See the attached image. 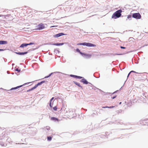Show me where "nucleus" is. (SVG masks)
I'll return each instance as SVG.
<instances>
[{
	"instance_id": "1a4fd4ad",
	"label": "nucleus",
	"mask_w": 148,
	"mask_h": 148,
	"mask_svg": "<svg viewBox=\"0 0 148 148\" xmlns=\"http://www.w3.org/2000/svg\"><path fill=\"white\" fill-rule=\"evenodd\" d=\"M81 81L82 82H83L84 84H87L88 83L87 81L85 79H83L81 80Z\"/></svg>"
},
{
	"instance_id": "473e14b6",
	"label": "nucleus",
	"mask_w": 148,
	"mask_h": 148,
	"mask_svg": "<svg viewBox=\"0 0 148 148\" xmlns=\"http://www.w3.org/2000/svg\"><path fill=\"white\" fill-rule=\"evenodd\" d=\"M75 78H77V77H78V76H76V75H75Z\"/></svg>"
},
{
	"instance_id": "c756f323",
	"label": "nucleus",
	"mask_w": 148,
	"mask_h": 148,
	"mask_svg": "<svg viewBox=\"0 0 148 148\" xmlns=\"http://www.w3.org/2000/svg\"><path fill=\"white\" fill-rule=\"evenodd\" d=\"M62 44H63L60 43V44H57V45H62Z\"/></svg>"
},
{
	"instance_id": "f03ea898",
	"label": "nucleus",
	"mask_w": 148,
	"mask_h": 148,
	"mask_svg": "<svg viewBox=\"0 0 148 148\" xmlns=\"http://www.w3.org/2000/svg\"><path fill=\"white\" fill-rule=\"evenodd\" d=\"M77 45H78L86 46L89 47H94L96 46L95 45L90 43L83 42L78 44Z\"/></svg>"
},
{
	"instance_id": "f257e3e1",
	"label": "nucleus",
	"mask_w": 148,
	"mask_h": 148,
	"mask_svg": "<svg viewBox=\"0 0 148 148\" xmlns=\"http://www.w3.org/2000/svg\"><path fill=\"white\" fill-rule=\"evenodd\" d=\"M122 11L121 10H119L114 12L112 14V18L114 19H116L120 17L121 15V13Z\"/></svg>"
},
{
	"instance_id": "e433bc0d",
	"label": "nucleus",
	"mask_w": 148,
	"mask_h": 148,
	"mask_svg": "<svg viewBox=\"0 0 148 148\" xmlns=\"http://www.w3.org/2000/svg\"><path fill=\"white\" fill-rule=\"evenodd\" d=\"M2 16L0 15V16Z\"/></svg>"
},
{
	"instance_id": "7c9ffc66",
	"label": "nucleus",
	"mask_w": 148,
	"mask_h": 148,
	"mask_svg": "<svg viewBox=\"0 0 148 148\" xmlns=\"http://www.w3.org/2000/svg\"><path fill=\"white\" fill-rule=\"evenodd\" d=\"M4 50V49H0V51H3Z\"/></svg>"
},
{
	"instance_id": "0eeeda50",
	"label": "nucleus",
	"mask_w": 148,
	"mask_h": 148,
	"mask_svg": "<svg viewBox=\"0 0 148 148\" xmlns=\"http://www.w3.org/2000/svg\"><path fill=\"white\" fill-rule=\"evenodd\" d=\"M51 120L53 121H59V120L58 118L55 117H51Z\"/></svg>"
},
{
	"instance_id": "72a5a7b5",
	"label": "nucleus",
	"mask_w": 148,
	"mask_h": 148,
	"mask_svg": "<svg viewBox=\"0 0 148 148\" xmlns=\"http://www.w3.org/2000/svg\"><path fill=\"white\" fill-rule=\"evenodd\" d=\"M55 26H51V27H55Z\"/></svg>"
},
{
	"instance_id": "a211bd4d",
	"label": "nucleus",
	"mask_w": 148,
	"mask_h": 148,
	"mask_svg": "<svg viewBox=\"0 0 148 148\" xmlns=\"http://www.w3.org/2000/svg\"><path fill=\"white\" fill-rule=\"evenodd\" d=\"M132 72H134V73H136V72H135V71H130V73L128 74V76H127V77H128V76L129 75H130V73H132Z\"/></svg>"
},
{
	"instance_id": "dca6fc26",
	"label": "nucleus",
	"mask_w": 148,
	"mask_h": 148,
	"mask_svg": "<svg viewBox=\"0 0 148 148\" xmlns=\"http://www.w3.org/2000/svg\"><path fill=\"white\" fill-rule=\"evenodd\" d=\"M52 139V137L51 136H49L47 137V140L48 141H51Z\"/></svg>"
},
{
	"instance_id": "6ab92c4d",
	"label": "nucleus",
	"mask_w": 148,
	"mask_h": 148,
	"mask_svg": "<svg viewBox=\"0 0 148 148\" xmlns=\"http://www.w3.org/2000/svg\"><path fill=\"white\" fill-rule=\"evenodd\" d=\"M53 109L54 110L56 111L57 109V107L56 106L54 107H53Z\"/></svg>"
},
{
	"instance_id": "2eb2a0df",
	"label": "nucleus",
	"mask_w": 148,
	"mask_h": 148,
	"mask_svg": "<svg viewBox=\"0 0 148 148\" xmlns=\"http://www.w3.org/2000/svg\"><path fill=\"white\" fill-rule=\"evenodd\" d=\"M114 107V106H112L111 107H108V106H106V107H102L103 108H111Z\"/></svg>"
},
{
	"instance_id": "4468645a",
	"label": "nucleus",
	"mask_w": 148,
	"mask_h": 148,
	"mask_svg": "<svg viewBox=\"0 0 148 148\" xmlns=\"http://www.w3.org/2000/svg\"><path fill=\"white\" fill-rule=\"evenodd\" d=\"M76 51L77 52L79 53L82 56H83V53L81 52L79 49H76Z\"/></svg>"
},
{
	"instance_id": "f3484780",
	"label": "nucleus",
	"mask_w": 148,
	"mask_h": 148,
	"mask_svg": "<svg viewBox=\"0 0 148 148\" xmlns=\"http://www.w3.org/2000/svg\"><path fill=\"white\" fill-rule=\"evenodd\" d=\"M45 128L47 130H49L50 129V127L49 126H46Z\"/></svg>"
},
{
	"instance_id": "39448f33",
	"label": "nucleus",
	"mask_w": 148,
	"mask_h": 148,
	"mask_svg": "<svg viewBox=\"0 0 148 148\" xmlns=\"http://www.w3.org/2000/svg\"><path fill=\"white\" fill-rule=\"evenodd\" d=\"M34 43L30 42L29 44L23 43L21 44L20 46V47L23 48L24 47H26L28 45H30L34 44Z\"/></svg>"
},
{
	"instance_id": "5701e85b",
	"label": "nucleus",
	"mask_w": 148,
	"mask_h": 148,
	"mask_svg": "<svg viewBox=\"0 0 148 148\" xmlns=\"http://www.w3.org/2000/svg\"><path fill=\"white\" fill-rule=\"evenodd\" d=\"M75 75H71V76L72 77H75Z\"/></svg>"
},
{
	"instance_id": "ddd939ff",
	"label": "nucleus",
	"mask_w": 148,
	"mask_h": 148,
	"mask_svg": "<svg viewBox=\"0 0 148 148\" xmlns=\"http://www.w3.org/2000/svg\"><path fill=\"white\" fill-rule=\"evenodd\" d=\"M22 86H23V85H21V86H18L16 87H15V88H12L11 89V90H12L16 89H18V88H20V87H22Z\"/></svg>"
},
{
	"instance_id": "9d476101",
	"label": "nucleus",
	"mask_w": 148,
	"mask_h": 148,
	"mask_svg": "<svg viewBox=\"0 0 148 148\" xmlns=\"http://www.w3.org/2000/svg\"><path fill=\"white\" fill-rule=\"evenodd\" d=\"M7 43L6 41H0V45L6 44Z\"/></svg>"
},
{
	"instance_id": "2f4dec72",
	"label": "nucleus",
	"mask_w": 148,
	"mask_h": 148,
	"mask_svg": "<svg viewBox=\"0 0 148 148\" xmlns=\"http://www.w3.org/2000/svg\"><path fill=\"white\" fill-rule=\"evenodd\" d=\"M116 97V96H114V97H112V99H114Z\"/></svg>"
},
{
	"instance_id": "412c9836",
	"label": "nucleus",
	"mask_w": 148,
	"mask_h": 148,
	"mask_svg": "<svg viewBox=\"0 0 148 148\" xmlns=\"http://www.w3.org/2000/svg\"><path fill=\"white\" fill-rule=\"evenodd\" d=\"M15 70L16 71H18V72H20V70H19L18 69H15Z\"/></svg>"
},
{
	"instance_id": "6e6552de",
	"label": "nucleus",
	"mask_w": 148,
	"mask_h": 148,
	"mask_svg": "<svg viewBox=\"0 0 148 148\" xmlns=\"http://www.w3.org/2000/svg\"><path fill=\"white\" fill-rule=\"evenodd\" d=\"M64 35V34H63V33H59L58 34L56 35L55 36V37H60V36H62Z\"/></svg>"
},
{
	"instance_id": "20e7f679",
	"label": "nucleus",
	"mask_w": 148,
	"mask_h": 148,
	"mask_svg": "<svg viewBox=\"0 0 148 148\" xmlns=\"http://www.w3.org/2000/svg\"><path fill=\"white\" fill-rule=\"evenodd\" d=\"M132 16L137 19H140L141 18V16L139 13H135L133 14Z\"/></svg>"
},
{
	"instance_id": "f704fd0d",
	"label": "nucleus",
	"mask_w": 148,
	"mask_h": 148,
	"mask_svg": "<svg viewBox=\"0 0 148 148\" xmlns=\"http://www.w3.org/2000/svg\"><path fill=\"white\" fill-rule=\"evenodd\" d=\"M121 102H120V104H121Z\"/></svg>"
},
{
	"instance_id": "aec40b11",
	"label": "nucleus",
	"mask_w": 148,
	"mask_h": 148,
	"mask_svg": "<svg viewBox=\"0 0 148 148\" xmlns=\"http://www.w3.org/2000/svg\"><path fill=\"white\" fill-rule=\"evenodd\" d=\"M131 17H132L131 15H129L127 16V18L128 19H129L130 18H131Z\"/></svg>"
},
{
	"instance_id": "423d86ee",
	"label": "nucleus",
	"mask_w": 148,
	"mask_h": 148,
	"mask_svg": "<svg viewBox=\"0 0 148 148\" xmlns=\"http://www.w3.org/2000/svg\"><path fill=\"white\" fill-rule=\"evenodd\" d=\"M45 82L44 81H43L40 82L38 83L35 86H34L32 88H31V90H33L34 89H35L38 86L42 84L43 83H44Z\"/></svg>"
},
{
	"instance_id": "f8f14e48",
	"label": "nucleus",
	"mask_w": 148,
	"mask_h": 148,
	"mask_svg": "<svg viewBox=\"0 0 148 148\" xmlns=\"http://www.w3.org/2000/svg\"><path fill=\"white\" fill-rule=\"evenodd\" d=\"M83 56H87L88 57L90 58L92 55L91 54H85L83 53Z\"/></svg>"
},
{
	"instance_id": "b1692460",
	"label": "nucleus",
	"mask_w": 148,
	"mask_h": 148,
	"mask_svg": "<svg viewBox=\"0 0 148 148\" xmlns=\"http://www.w3.org/2000/svg\"><path fill=\"white\" fill-rule=\"evenodd\" d=\"M54 99V97H52L51 99L50 100V102H51V101H52V100L53 99Z\"/></svg>"
},
{
	"instance_id": "a878e982",
	"label": "nucleus",
	"mask_w": 148,
	"mask_h": 148,
	"mask_svg": "<svg viewBox=\"0 0 148 148\" xmlns=\"http://www.w3.org/2000/svg\"><path fill=\"white\" fill-rule=\"evenodd\" d=\"M49 106H50V107H52V106H51V102H50V103H49Z\"/></svg>"
},
{
	"instance_id": "9b49d317",
	"label": "nucleus",
	"mask_w": 148,
	"mask_h": 148,
	"mask_svg": "<svg viewBox=\"0 0 148 148\" xmlns=\"http://www.w3.org/2000/svg\"><path fill=\"white\" fill-rule=\"evenodd\" d=\"M27 52H18V53H16L19 55H24L25 54H26L27 53Z\"/></svg>"
},
{
	"instance_id": "cd10ccee",
	"label": "nucleus",
	"mask_w": 148,
	"mask_h": 148,
	"mask_svg": "<svg viewBox=\"0 0 148 148\" xmlns=\"http://www.w3.org/2000/svg\"><path fill=\"white\" fill-rule=\"evenodd\" d=\"M76 84L77 85H78V86H80V84H79L77 83V84Z\"/></svg>"
},
{
	"instance_id": "bb28decb",
	"label": "nucleus",
	"mask_w": 148,
	"mask_h": 148,
	"mask_svg": "<svg viewBox=\"0 0 148 148\" xmlns=\"http://www.w3.org/2000/svg\"><path fill=\"white\" fill-rule=\"evenodd\" d=\"M121 49H125V47H123L122 46H121Z\"/></svg>"
},
{
	"instance_id": "c85d7f7f",
	"label": "nucleus",
	"mask_w": 148,
	"mask_h": 148,
	"mask_svg": "<svg viewBox=\"0 0 148 148\" xmlns=\"http://www.w3.org/2000/svg\"><path fill=\"white\" fill-rule=\"evenodd\" d=\"M31 90V89H29V90H27V92H29V91H31V90Z\"/></svg>"
},
{
	"instance_id": "c9c22d12",
	"label": "nucleus",
	"mask_w": 148,
	"mask_h": 148,
	"mask_svg": "<svg viewBox=\"0 0 148 148\" xmlns=\"http://www.w3.org/2000/svg\"><path fill=\"white\" fill-rule=\"evenodd\" d=\"M30 83V82H28V83H28V84H29V83Z\"/></svg>"
},
{
	"instance_id": "393cba45",
	"label": "nucleus",
	"mask_w": 148,
	"mask_h": 148,
	"mask_svg": "<svg viewBox=\"0 0 148 148\" xmlns=\"http://www.w3.org/2000/svg\"><path fill=\"white\" fill-rule=\"evenodd\" d=\"M82 77H80V76H78V77L77 78H78V79H81L82 78Z\"/></svg>"
},
{
	"instance_id": "7ed1b4c3",
	"label": "nucleus",
	"mask_w": 148,
	"mask_h": 148,
	"mask_svg": "<svg viewBox=\"0 0 148 148\" xmlns=\"http://www.w3.org/2000/svg\"><path fill=\"white\" fill-rule=\"evenodd\" d=\"M45 27L44 24L42 23H41L36 26V29L37 30H41L44 29Z\"/></svg>"
},
{
	"instance_id": "4be33fe9",
	"label": "nucleus",
	"mask_w": 148,
	"mask_h": 148,
	"mask_svg": "<svg viewBox=\"0 0 148 148\" xmlns=\"http://www.w3.org/2000/svg\"><path fill=\"white\" fill-rule=\"evenodd\" d=\"M52 73H51V74H50L49 76H46L45 77V78H47V77H50L51 75L52 74Z\"/></svg>"
}]
</instances>
